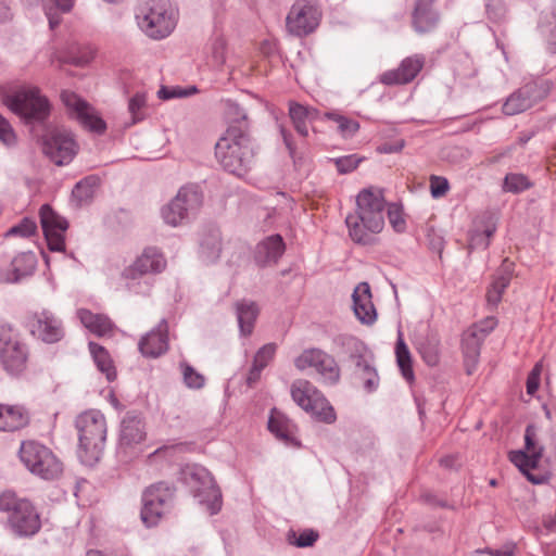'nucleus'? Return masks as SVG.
Wrapping results in <instances>:
<instances>
[{"instance_id":"f257e3e1","label":"nucleus","mask_w":556,"mask_h":556,"mask_svg":"<svg viewBox=\"0 0 556 556\" xmlns=\"http://www.w3.org/2000/svg\"><path fill=\"white\" fill-rule=\"evenodd\" d=\"M386 201L380 190L363 189L356 197V211L345 217L351 239L363 245L374 244L384 226Z\"/></svg>"},{"instance_id":"f03ea898","label":"nucleus","mask_w":556,"mask_h":556,"mask_svg":"<svg viewBox=\"0 0 556 556\" xmlns=\"http://www.w3.org/2000/svg\"><path fill=\"white\" fill-rule=\"evenodd\" d=\"M254 146L243 128L228 127L215 146V155L225 170L243 176L254 160Z\"/></svg>"},{"instance_id":"7ed1b4c3","label":"nucleus","mask_w":556,"mask_h":556,"mask_svg":"<svg viewBox=\"0 0 556 556\" xmlns=\"http://www.w3.org/2000/svg\"><path fill=\"white\" fill-rule=\"evenodd\" d=\"M78 454L83 463L92 465L102 455L106 441V419L98 409H89L77 416Z\"/></svg>"},{"instance_id":"20e7f679","label":"nucleus","mask_w":556,"mask_h":556,"mask_svg":"<svg viewBox=\"0 0 556 556\" xmlns=\"http://www.w3.org/2000/svg\"><path fill=\"white\" fill-rule=\"evenodd\" d=\"M4 104L26 123H42L50 114V103L37 87L21 86L3 96Z\"/></svg>"},{"instance_id":"39448f33","label":"nucleus","mask_w":556,"mask_h":556,"mask_svg":"<svg viewBox=\"0 0 556 556\" xmlns=\"http://www.w3.org/2000/svg\"><path fill=\"white\" fill-rule=\"evenodd\" d=\"M139 28L155 40L164 39L176 26L175 16L169 4L164 0H149L136 12Z\"/></svg>"},{"instance_id":"423d86ee","label":"nucleus","mask_w":556,"mask_h":556,"mask_svg":"<svg viewBox=\"0 0 556 556\" xmlns=\"http://www.w3.org/2000/svg\"><path fill=\"white\" fill-rule=\"evenodd\" d=\"M20 458L31 473L45 480L56 479L63 471V465L53 452L36 441L22 443Z\"/></svg>"},{"instance_id":"0eeeda50","label":"nucleus","mask_w":556,"mask_h":556,"mask_svg":"<svg viewBox=\"0 0 556 556\" xmlns=\"http://www.w3.org/2000/svg\"><path fill=\"white\" fill-rule=\"evenodd\" d=\"M176 489L172 483L160 481L142 493L141 520L147 527L156 526L173 507Z\"/></svg>"},{"instance_id":"6e6552de","label":"nucleus","mask_w":556,"mask_h":556,"mask_svg":"<svg viewBox=\"0 0 556 556\" xmlns=\"http://www.w3.org/2000/svg\"><path fill=\"white\" fill-rule=\"evenodd\" d=\"M293 401L314 418L326 424L336 421L333 407L324 394L309 381L296 380L291 387Z\"/></svg>"},{"instance_id":"1a4fd4ad","label":"nucleus","mask_w":556,"mask_h":556,"mask_svg":"<svg viewBox=\"0 0 556 556\" xmlns=\"http://www.w3.org/2000/svg\"><path fill=\"white\" fill-rule=\"evenodd\" d=\"M202 202L203 194L198 186H184L176 197L162 208V217L170 226L182 225L197 214Z\"/></svg>"},{"instance_id":"9d476101","label":"nucleus","mask_w":556,"mask_h":556,"mask_svg":"<svg viewBox=\"0 0 556 556\" xmlns=\"http://www.w3.org/2000/svg\"><path fill=\"white\" fill-rule=\"evenodd\" d=\"M40 146L42 153L56 166L70 164L79 150L74 135L60 128L48 130L42 135Z\"/></svg>"},{"instance_id":"9b49d317","label":"nucleus","mask_w":556,"mask_h":556,"mask_svg":"<svg viewBox=\"0 0 556 556\" xmlns=\"http://www.w3.org/2000/svg\"><path fill=\"white\" fill-rule=\"evenodd\" d=\"M61 100L65 105L70 116L76 119L83 128L101 136L106 130V123L100 116L98 111L86 100L73 91L64 90L61 93Z\"/></svg>"},{"instance_id":"f8f14e48","label":"nucleus","mask_w":556,"mask_h":556,"mask_svg":"<svg viewBox=\"0 0 556 556\" xmlns=\"http://www.w3.org/2000/svg\"><path fill=\"white\" fill-rule=\"evenodd\" d=\"M552 88L548 80H532L513 92L503 104V112L513 116L522 113L547 97Z\"/></svg>"},{"instance_id":"ddd939ff","label":"nucleus","mask_w":556,"mask_h":556,"mask_svg":"<svg viewBox=\"0 0 556 556\" xmlns=\"http://www.w3.org/2000/svg\"><path fill=\"white\" fill-rule=\"evenodd\" d=\"M164 254L155 247L146 248L131 265L123 270V278L127 281L129 290H137V279L148 274H160L166 268Z\"/></svg>"},{"instance_id":"4468645a","label":"nucleus","mask_w":556,"mask_h":556,"mask_svg":"<svg viewBox=\"0 0 556 556\" xmlns=\"http://www.w3.org/2000/svg\"><path fill=\"white\" fill-rule=\"evenodd\" d=\"M321 13L312 0H296L286 18L289 33L302 37L313 33L319 25Z\"/></svg>"},{"instance_id":"2eb2a0df","label":"nucleus","mask_w":556,"mask_h":556,"mask_svg":"<svg viewBox=\"0 0 556 556\" xmlns=\"http://www.w3.org/2000/svg\"><path fill=\"white\" fill-rule=\"evenodd\" d=\"M294 366L299 370L314 367L327 384H336L340 379V368L336 359L319 349L304 350L295 359Z\"/></svg>"},{"instance_id":"dca6fc26","label":"nucleus","mask_w":556,"mask_h":556,"mask_svg":"<svg viewBox=\"0 0 556 556\" xmlns=\"http://www.w3.org/2000/svg\"><path fill=\"white\" fill-rule=\"evenodd\" d=\"M535 427L528 425L525 431V451H511L509 460L519 468V470L533 483H541V479H536L530 473V469H535L543 455V446H539L535 442Z\"/></svg>"},{"instance_id":"f3484780","label":"nucleus","mask_w":556,"mask_h":556,"mask_svg":"<svg viewBox=\"0 0 556 556\" xmlns=\"http://www.w3.org/2000/svg\"><path fill=\"white\" fill-rule=\"evenodd\" d=\"M26 325L33 336L46 343L59 342L64 337L62 320L49 309L30 313Z\"/></svg>"},{"instance_id":"a211bd4d","label":"nucleus","mask_w":556,"mask_h":556,"mask_svg":"<svg viewBox=\"0 0 556 556\" xmlns=\"http://www.w3.org/2000/svg\"><path fill=\"white\" fill-rule=\"evenodd\" d=\"M40 223L50 251L61 252L65 249L64 232L67 222L59 216L50 205L45 204L40 208Z\"/></svg>"},{"instance_id":"6ab92c4d","label":"nucleus","mask_w":556,"mask_h":556,"mask_svg":"<svg viewBox=\"0 0 556 556\" xmlns=\"http://www.w3.org/2000/svg\"><path fill=\"white\" fill-rule=\"evenodd\" d=\"M9 522L13 531L20 536L36 534L41 527L40 518L33 504L22 500L10 514Z\"/></svg>"},{"instance_id":"aec40b11","label":"nucleus","mask_w":556,"mask_h":556,"mask_svg":"<svg viewBox=\"0 0 556 556\" xmlns=\"http://www.w3.org/2000/svg\"><path fill=\"white\" fill-rule=\"evenodd\" d=\"M425 65V56L415 54L405 58L397 68L384 72L380 81L383 85H405L415 79Z\"/></svg>"},{"instance_id":"412c9836","label":"nucleus","mask_w":556,"mask_h":556,"mask_svg":"<svg viewBox=\"0 0 556 556\" xmlns=\"http://www.w3.org/2000/svg\"><path fill=\"white\" fill-rule=\"evenodd\" d=\"M168 349V325L162 319L159 325L139 341V351L146 357H159Z\"/></svg>"},{"instance_id":"4be33fe9","label":"nucleus","mask_w":556,"mask_h":556,"mask_svg":"<svg viewBox=\"0 0 556 556\" xmlns=\"http://www.w3.org/2000/svg\"><path fill=\"white\" fill-rule=\"evenodd\" d=\"M286 250L280 235H271L260 241L254 251V260L258 266L266 267L278 263Z\"/></svg>"},{"instance_id":"5701e85b","label":"nucleus","mask_w":556,"mask_h":556,"mask_svg":"<svg viewBox=\"0 0 556 556\" xmlns=\"http://www.w3.org/2000/svg\"><path fill=\"white\" fill-rule=\"evenodd\" d=\"M353 309L356 318L366 325H371L377 319V313L371 301L370 287L367 282H361L352 294Z\"/></svg>"},{"instance_id":"b1692460","label":"nucleus","mask_w":556,"mask_h":556,"mask_svg":"<svg viewBox=\"0 0 556 556\" xmlns=\"http://www.w3.org/2000/svg\"><path fill=\"white\" fill-rule=\"evenodd\" d=\"M146 426L142 416L135 412H128L121 422V445L130 446L138 444L146 439Z\"/></svg>"},{"instance_id":"393cba45","label":"nucleus","mask_w":556,"mask_h":556,"mask_svg":"<svg viewBox=\"0 0 556 556\" xmlns=\"http://www.w3.org/2000/svg\"><path fill=\"white\" fill-rule=\"evenodd\" d=\"M434 0H417L412 15V24L418 34L429 33L435 28L439 14L433 7Z\"/></svg>"},{"instance_id":"a878e982","label":"nucleus","mask_w":556,"mask_h":556,"mask_svg":"<svg viewBox=\"0 0 556 556\" xmlns=\"http://www.w3.org/2000/svg\"><path fill=\"white\" fill-rule=\"evenodd\" d=\"M484 340L485 337H483V333H479L478 330L472 327L468 328L463 333L462 348L466 372L468 375L473 374L477 368L481 345Z\"/></svg>"},{"instance_id":"bb28decb","label":"nucleus","mask_w":556,"mask_h":556,"mask_svg":"<svg viewBox=\"0 0 556 556\" xmlns=\"http://www.w3.org/2000/svg\"><path fill=\"white\" fill-rule=\"evenodd\" d=\"M28 422L29 415L23 406L0 404L1 431H16L26 427Z\"/></svg>"},{"instance_id":"cd10ccee","label":"nucleus","mask_w":556,"mask_h":556,"mask_svg":"<svg viewBox=\"0 0 556 556\" xmlns=\"http://www.w3.org/2000/svg\"><path fill=\"white\" fill-rule=\"evenodd\" d=\"M496 231V223L492 216H488L481 222V225L476 223L473 228L469 231L468 249L485 250L490 245V239Z\"/></svg>"},{"instance_id":"c85d7f7f","label":"nucleus","mask_w":556,"mask_h":556,"mask_svg":"<svg viewBox=\"0 0 556 556\" xmlns=\"http://www.w3.org/2000/svg\"><path fill=\"white\" fill-rule=\"evenodd\" d=\"M2 364L7 371L17 374L25 367L27 351L20 340L0 351Z\"/></svg>"},{"instance_id":"c756f323","label":"nucleus","mask_w":556,"mask_h":556,"mask_svg":"<svg viewBox=\"0 0 556 556\" xmlns=\"http://www.w3.org/2000/svg\"><path fill=\"white\" fill-rule=\"evenodd\" d=\"M319 111L315 108L304 106L298 102H290L289 116L299 135L302 137L308 136L307 122H313L318 118Z\"/></svg>"},{"instance_id":"7c9ffc66","label":"nucleus","mask_w":556,"mask_h":556,"mask_svg":"<svg viewBox=\"0 0 556 556\" xmlns=\"http://www.w3.org/2000/svg\"><path fill=\"white\" fill-rule=\"evenodd\" d=\"M77 315L81 324L98 337L109 334L114 329V324L106 315L94 314L86 308L78 309Z\"/></svg>"},{"instance_id":"2f4dec72","label":"nucleus","mask_w":556,"mask_h":556,"mask_svg":"<svg viewBox=\"0 0 556 556\" xmlns=\"http://www.w3.org/2000/svg\"><path fill=\"white\" fill-rule=\"evenodd\" d=\"M275 343L264 344L254 355L253 364L247 376L249 387H254L261 378L263 369L271 362L276 354Z\"/></svg>"},{"instance_id":"473e14b6","label":"nucleus","mask_w":556,"mask_h":556,"mask_svg":"<svg viewBox=\"0 0 556 556\" xmlns=\"http://www.w3.org/2000/svg\"><path fill=\"white\" fill-rule=\"evenodd\" d=\"M36 256L31 252H23L16 255L11 263V271L7 281L15 283L24 277L30 276L36 268Z\"/></svg>"},{"instance_id":"72a5a7b5","label":"nucleus","mask_w":556,"mask_h":556,"mask_svg":"<svg viewBox=\"0 0 556 556\" xmlns=\"http://www.w3.org/2000/svg\"><path fill=\"white\" fill-rule=\"evenodd\" d=\"M222 253V235L218 229H210L200 241V256L206 263L216 262Z\"/></svg>"},{"instance_id":"f704fd0d","label":"nucleus","mask_w":556,"mask_h":556,"mask_svg":"<svg viewBox=\"0 0 556 556\" xmlns=\"http://www.w3.org/2000/svg\"><path fill=\"white\" fill-rule=\"evenodd\" d=\"M236 313L241 334L250 336L258 315L257 305L253 301H239L236 303Z\"/></svg>"},{"instance_id":"c9c22d12","label":"nucleus","mask_w":556,"mask_h":556,"mask_svg":"<svg viewBox=\"0 0 556 556\" xmlns=\"http://www.w3.org/2000/svg\"><path fill=\"white\" fill-rule=\"evenodd\" d=\"M268 430L279 440L289 443L293 441L294 425L282 413L273 409L268 419Z\"/></svg>"},{"instance_id":"e433bc0d","label":"nucleus","mask_w":556,"mask_h":556,"mask_svg":"<svg viewBox=\"0 0 556 556\" xmlns=\"http://www.w3.org/2000/svg\"><path fill=\"white\" fill-rule=\"evenodd\" d=\"M99 182L100 180L97 176H88L78 181L72 190V197L76 203L78 205L89 203L94 197Z\"/></svg>"},{"instance_id":"4c0bfd02","label":"nucleus","mask_w":556,"mask_h":556,"mask_svg":"<svg viewBox=\"0 0 556 556\" xmlns=\"http://www.w3.org/2000/svg\"><path fill=\"white\" fill-rule=\"evenodd\" d=\"M89 351L98 369L106 376L109 381L116 378V371L108 351L94 342H89Z\"/></svg>"},{"instance_id":"58836bf2","label":"nucleus","mask_w":556,"mask_h":556,"mask_svg":"<svg viewBox=\"0 0 556 556\" xmlns=\"http://www.w3.org/2000/svg\"><path fill=\"white\" fill-rule=\"evenodd\" d=\"M197 496L201 504L206 505L211 515H215L220 510L222 493L212 478H210V485L205 489L199 490Z\"/></svg>"},{"instance_id":"ea45409f","label":"nucleus","mask_w":556,"mask_h":556,"mask_svg":"<svg viewBox=\"0 0 556 556\" xmlns=\"http://www.w3.org/2000/svg\"><path fill=\"white\" fill-rule=\"evenodd\" d=\"M395 355H396L397 365L400 367V370H401L403 377L407 381H412L414 379V371H413V367H412V356H410L408 346L406 345L401 332H399V337H397L396 344H395Z\"/></svg>"},{"instance_id":"a19ab883","label":"nucleus","mask_w":556,"mask_h":556,"mask_svg":"<svg viewBox=\"0 0 556 556\" xmlns=\"http://www.w3.org/2000/svg\"><path fill=\"white\" fill-rule=\"evenodd\" d=\"M350 345L352 346L350 357L355 366V374H362L372 364L371 355L366 345L355 338L350 340Z\"/></svg>"},{"instance_id":"79ce46f5","label":"nucleus","mask_w":556,"mask_h":556,"mask_svg":"<svg viewBox=\"0 0 556 556\" xmlns=\"http://www.w3.org/2000/svg\"><path fill=\"white\" fill-rule=\"evenodd\" d=\"M225 114L229 121L228 127L243 128L250 134V124L247 111L239 105V103L227 100L225 102Z\"/></svg>"},{"instance_id":"37998d69","label":"nucleus","mask_w":556,"mask_h":556,"mask_svg":"<svg viewBox=\"0 0 556 556\" xmlns=\"http://www.w3.org/2000/svg\"><path fill=\"white\" fill-rule=\"evenodd\" d=\"M532 187L529 178L519 173H509L505 176L503 190L510 193H520Z\"/></svg>"},{"instance_id":"c03bdc74","label":"nucleus","mask_w":556,"mask_h":556,"mask_svg":"<svg viewBox=\"0 0 556 556\" xmlns=\"http://www.w3.org/2000/svg\"><path fill=\"white\" fill-rule=\"evenodd\" d=\"M540 31L545 40L546 50L556 54V11L552 13L546 22L540 25Z\"/></svg>"},{"instance_id":"a18cd8bd","label":"nucleus","mask_w":556,"mask_h":556,"mask_svg":"<svg viewBox=\"0 0 556 556\" xmlns=\"http://www.w3.org/2000/svg\"><path fill=\"white\" fill-rule=\"evenodd\" d=\"M180 370L184 383L187 388L199 390L204 387L205 377L198 372L191 365L184 362L180 364Z\"/></svg>"},{"instance_id":"49530a36","label":"nucleus","mask_w":556,"mask_h":556,"mask_svg":"<svg viewBox=\"0 0 556 556\" xmlns=\"http://www.w3.org/2000/svg\"><path fill=\"white\" fill-rule=\"evenodd\" d=\"M510 277L508 275H501L495 278L486 292V301L490 305L496 306L500 303L502 294L508 287Z\"/></svg>"},{"instance_id":"de8ad7c7","label":"nucleus","mask_w":556,"mask_h":556,"mask_svg":"<svg viewBox=\"0 0 556 556\" xmlns=\"http://www.w3.org/2000/svg\"><path fill=\"white\" fill-rule=\"evenodd\" d=\"M147 105V97L143 92H136L128 102V111L131 115V125L144 119V108Z\"/></svg>"},{"instance_id":"09e8293b","label":"nucleus","mask_w":556,"mask_h":556,"mask_svg":"<svg viewBox=\"0 0 556 556\" xmlns=\"http://www.w3.org/2000/svg\"><path fill=\"white\" fill-rule=\"evenodd\" d=\"M318 533L312 529H306L296 536L294 531H289L288 541L298 547L312 546L318 540Z\"/></svg>"},{"instance_id":"8fccbe9b","label":"nucleus","mask_w":556,"mask_h":556,"mask_svg":"<svg viewBox=\"0 0 556 556\" xmlns=\"http://www.w3.org/2000/svg\"><path fill=\"white\" fill-rule=\"evenodd\" d=\"M328 117L338 124V128L344 137H351L359 129V124L357 121L348 118L343 115L328 114Z\"/></svg>"},{"instance_id":"3c124183","label":"nucleus","mask_w":556,"mask_h":556,"mask_svg":"<svg viewBox=\"0 0 556 556\" xmlns=\"http://www.w3.org/2000/svg\"><path fill=\"white\" fill-rule=\"evenodd\" d=\"M37 230L36 222L31 218L24 217L17 225L11 227L7 236H20L28 238L33 236Z\"/></svg>"},{"instance_id":"603ef678","label":"nucleus","mask_w":556,"mask_h":556,"mask_svg":"<svg viewBox=\"0 0 556 556\" xmlns=\"http://www.w3.org/2000/svg\"><path fill=\"white\" fill-rule=\"evenodd\" d=\"M388 218H389V222L392 226V228L396 231V232H404L405 229H406V222L403 217V211H402V206L396 204V203H392L388 206Z\"/></svg>"},{"instance_id":"864d4df0","label":"nucleus","mask_w":556,"mask_h":556,"mask_svg":"<svg viewBox=\"0 0 556 556\" xmlns=\"http://www.w3.org/2000/svg\"><path fill=\"white\" fill-rule=\"evenodd\" d=\"M197 91L195 87L191 88H181V87H162L159 91V98L162 100H169L175 98H185L190 94H193Z\"/></svg>"},{"instance_id":"5fc2aeb1","label":"nucleus","mask_w":556,"mask_h":556,"mask_svg":"<svg viewBox=\"0 0 556 556\" xmlns=\"http://www.w3.org/2000/svg\"><path fill=\"white\" fill-rule=\"evenodd\" d=\"M213 63L220 66L226 61V41L223 37H216L211 43Z\"/></svg>"},{"instance_id":"6e6d98bb","label":"nucleus","mask_w":556,"mask_h":556,"mask_svg":"<svg viewBox=\"0 0 556 556\" xmlns=\"http://www.w3.org/2000/svg\"><path fill=\"white\" fill-rule=\"evenodd\" d=\"M485 11L490 20L500 22L506 14V7L503 0H486Z\"/></svg>"},{"instance_id":"4d7b16f0","label":"nucleus","mask_w":556,"mask_h":556,"mask_svg":"<svg viewBox=\"0 0 556 556\" xmlns=\"http://www.w3.org/2000/svg\"><path fill=\"white\" fill-rule=\"evenodd\" d=\"M362 157L356 154L344 155L334 160V164L340 174H348L354 170L361 163Z\"/></svg>"},{"instance_id":"13d9d810","label":"nucleus","mask_w":556,"mask_h":556,"mask_svg":"<svg viewBox=\"0 0 556 556\" xmlns=\"http://www.w3.org/2000/svg\"><path fill=\"white\" fill-rule=\"evenodd\" d=\"M357 376L363 380L364 389L367 392H374L378 388L379 376L372 364L369 365L362 374H357Z\"/></svg>"},{"instance_id":"bf43d9fd","label":"nucleus","mask_w":556,"mask_h":556,"mask_svg":"<svg viewBox=\"0 0 556 556\" xmlns=\"http://www.w3.org/2000/svg\"><path fill=\"white\" fill-rule=\"evenodd\" d=\"M0 140L7 147H12L16 143V135L10 123L0 115Z\"/></svg>"},{"instance_id":"052dcab7","label":"nucleus","mask_w":556,"mask_h":556,"mask_svg":"<svg viewBox=\"0 0 556 556\" xmlns=\"http://www.w3.org/2000/svg\"><path fill=\"white\" fill-rule=\"evenodd\" d=\"M450 185L446 178L441 176L430 177V190L433 198H441L448 191Z\"/></svg>"},{"instance_id":"680f3d73","label":"nucleus","mask_w":556,"mask_h":556,"mask_svg":"<svg viewBox=\"0 0 556 556\" xmlns=\"http://www.w3.org/2000/svg\"><path fill=\"white\" fill-rule=\"evenodd\" d=\"M18 341L17 333L8 324L0 323V351Z\"/></svg>"},{"instance_id":"e2e57ef3","label":"nucleus","mask_w":556,"mask_h":556,"mask_svg":"<svg viewBox=\"0 0 556 556\" xmlns=\"http://www.w3.org/2000/svg\"><path fill=\"white\" fill-rule=\"evenodd\" d=\"M176 447L163 445L148 455V463L155 464L159 460H168L174 456Z\"/></svg>"},{"instance_id":"0e129e2a","label":"nucleus","mask_w":556,"mask_h":556,"mask_svg":"<svg viewBox=\"0 0 556 556\" xmlns=\"http://www.w3.org/2000/svg\"><path fill=\"white\" fill-rule=\"evenodd\" d=\"M21 501L22 500H17L13 493L4 492L0 495V510L10 511L11 514Z\"/></svg>"},{"instance_id":"69168bd1","label":"nucleus","mask_w":556,"mask_h":556,"mask_svg":"<svg viewBox=\"0 0 556 556\" xmlns=\"http://www.w3.org/2000/svg\"><path fill=\"white\" fill-rule=\"evenodd\" d=\"M497 320L495 317H486L479 324L471 326L473 329H477L479 333H483V337H488L496 327Z\"/></svg>"},{"instance_id":"338daca9","label":"nucleus","mask_w":556,"mask_h":556,"mask_svg":"<svg viewBox=\"0 0 556 556\" xmlns=\"http://www.w3.org/2000/svg\"><path fill=\"white\" fill-rule=\"evenodd\" d=\"M404 146H405L404 140L400 139V140H396L393 142H384V143L380 144L377 148V151L380 153H386V154L397 153V152L402 151Z\"/></svg>"},{"instance_id":"774afa93","label":"nucleus","mask_w":556,"mask_h":556,"mask_svg":"<svg viewBox=\"0 0 556 556\" xmlns=\"http://www.w3.org/2000/svg\"><path fill=\"white\" fill-rule=\"evenodd\" d=\"M539 384H540V378L534 377V375H529L527 378L528 394L533 395L538 391Z\"/></svg>"}]
</instances>
